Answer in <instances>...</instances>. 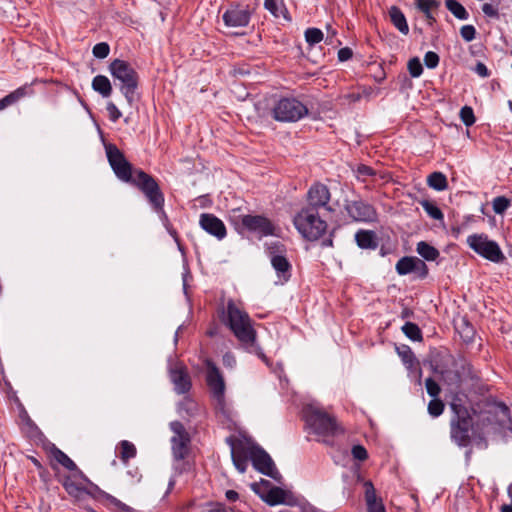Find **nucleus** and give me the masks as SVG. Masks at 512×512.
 Here are the masks:
<instances>
[{"label": "nucleus", "instance_id": "obj_1", "mask_svg": "<svg viewBox=\"0 0 512 512\" xmlns=\"http://www.w3.org/2000/svg\"><path fill=\"white\" fill-rule=\"evenodd\" d=\"M223 314V322L230 328L240 344L246 350L255 353L260 359L267 362L266 355L256 344L257 332L248 313L239 304L229 300Z\"/></svg>", "mask_w": 512, "mask_h": 512}, {"label": "nucleus", "instance_id": "obj_2", "mask_svg": "<svg viewBox=\"0 0 512 512\" xmlns=\"http://www.w3.org/2000/svg\"><path fill=\"white\" fill-rule=\"evenodd\" d=\"M297 231L309 241L318 240L327 230V223L312 207H303L293 218Z\"/></svg>", "mask_w": 512, "mask_h": 512}, {"label": "nucleus", "instance_id": "obj_3", "mask_svg": "<svg viewBox=\"0 0 512 512\" xmlns=\"http://www.w3.org/2000/svg\"><path fill=\"white\" fill-rule=\"evenodd\" d=\"M109 71L114 79L121 82L120 91L132 106L136 101V90L139 84V76L135 69L126 61L113 60L109 65Z\"/></svg>", "mask_w": 512, "mask_h": 512}, {"label": "nucleus", "instance_id": "obj_4", "mask_svg": "<svg viewBox=\"0 0 512 512\" xmlns=\"http://www.w3.org/2000/svg\"><path fill=\"white\" fill-rule=\"evenodd\" d=\"M170 429L173 433L170 441L173 458L176 462L175 468L180 472H183L189 468V464L184 462V460L190 452V434L179 421L171 422Z\"/></svg>", "mask_w": 512, "mask_h": 512}, {"label": "nucleus", "instance_id": "obj_5", "mask_svg": "<svg viewBox=\"0 0 512 512\" xmlns=\"http://www.w3.org/2000/svg\"><path fill=\"white\" fill-rule=\"evenodd\" d=\"M304 415L307 424L319 436H334L340 431L336 419L314 405L306 406Z\"/></svg>", "mask_w": 512, "mask_h": 512}, {"label": "nucleus", "instance_id": "obj_6", "mask_svg": "<svg viewBox=\"0 0 512 512\" xmlns=\"http://www.w3.org/2000/svg\"><path fill=\"white\" fill-rule=\"evenodd\" d=\"M131 184L136 186L146 196L156 212L165 214L163 211L164 195L158 183L151 175L142 170H135L134 180Z\"/></svg>", "mask_w": 512, "mask_h": 512}, {"label": "nucleus", "instance_id": "obj_7", "mask_svg": "<svg viewBox=\"0 0 512 512\" xmlns=\"http://www.w3.org/2000/svg\"><path fill=\"white\" fill-rule=\"evenodd\" d=\"M308 114V108L298 99H279L271 109V115L278 122H297Z\"/></svg>", "mask_w": 512, "mask_h": 512}, {"label": "nucleus", "instance_id": "obj_8", "mask_svg": "<svg viewBox=\"0 0 512 512\" xmlns=\"http://www.w3.org/2000/svg\"><path fill=\"white\" fill-rule=\"evenodd\" d=\"M467 245L475 253L493 263H502L506 257L496 241L490 240L484 233L467 237Z\"/></svg>", "mask_w": 512, "mask_h": 512}, {"label": "nucleus", "instance_id": "obj_9", "mask_svg": "<svg viewBox=\"0 0 512 512\" xmlns=\"http://www.w3.org/2000/svg\"><path fill=\"white\" fill-rule=\"evenodd\" d=\"M455 416L451 419V438L459 446L465 447L470 443L472 418L466 408L452 404Z\"/></svg>", "mask_w": 512, "mask_h": 512}, {"label": "nucleus", "instance_id": "obj_10", "mask_svg": "<svg viewBox=\"0 0 512 512\" xmlns=\"http://www.w3.org/2000/svg\"><path fill=\"white\" fill-rule=\"evenodd\" d=\"M236 210H233L229 219L236 227L240 225L253 233L262 236H269L274 234L275 227L273 223L262 215H238Z\"/></svg>", "mask_w": 512, "mask_h": 512}, {"label": "nucleus", "instance_id": "obj_11", "mask_svg": "<svg viewBox=\"0 0 512 512\" xmlns=\"http://www.w3.org/2000/svg\"><path fill=\"white\" fill-rule=\"evenodd\" d=\"M108 162L117 176L123 182L132 183L134 180L133 167L123 152L115 144H105Z\"/></svg>", "mask_w": 512, "mask_h": 512}, {"label": "nucleus", "instance_id": "obj_12", "mask_svg": "<svg viewBox=\"0 0 512 512\" xmlns=\"http://www.w3.org/2000/svg\"><path fill=\"white\" fill-rule=\"evenodd\" d=\"M249 459L252 461L253 467L257 471L281 483L282 475L276 469L269 454L261 447L256 445L249 446Z\"/></svg>", "mask_w": 512, "mask_h": 512}, {"label": "nucleus", "instance_id": "obj_13", "mask_svg": "<svg viewBox=\"0 0 512 512\" xmlns=\"http://www.w3.org/2000/svg\"><path fill=\"white\" fill-rule=\"evenodd\" d=\"M206 366H207V375H206L207 385L209 386V389H210L213 397L216 399L217 404L220 407H223L224 393H225V382H224L223 376L221 375L219 369L216 367V365L211 360L206 361Z\"/></svg>", "mask_w": 512, "mask_h": 512}, {"label": "nucleus", "instance_id": "obj_14", "mask_svg": "<svg viewBox=\"0 0 512 512\" xmlns=\"http://www.w3.org/2000/svg\"><path fill=\"white\" fill-rule=\"evenodd\" d=\"M330 198L331 194L328 187L322 183H315L307 192L308 203L306 207H312L317 211H319L320 208H323L331 212L333 209L329 206Z\"/></svg>", "mask_w": 512, "mask_h": 512}, {"label": "nucleus", "instance_id": "obj_15", "mask_svg": "<svg viewBox=\"0 0 512 512\" xmlns=\"http://www.w3.org/2000/svg\"><path fill=\"white\" fill-rule=\"evenodd\" d=\"M251 18V11L248 6H230L222 15L224 24L230 28L248 26Z\"/></svg>", "mask_w": 512, "mask_h": 512}, {"label": "nucleus", "instance_id": "obj_16", "mask_svg": "<svg viewBox=\"0 0 512 512\" xmlns=\"http://www.w3.org/2000/svg\"><path fill=\"white\" fill-rule=\"evenodd\" d=\"M345 210L354 221L370 222L376 218L374 207L362 200L348 201Z\"/></svg>", "mask_w": 512, "mask_h": 512}, {"label": "nucleus", "instance_id": "obj_17", "mask_svg": "<svg viewBox=\"0 0 512 512\" xmlns=\"http://www.w3.org/2000/svg\"><path fill=\"white\" fill-rule=\"evenodd\" d=\"M199 224L203 230L219 240L226 237L227 231L223 221L214 214H201Z\"/></svg>", "mask_w": 512, "mask_h": 512}, {"label": "nucleus", "instance_id": "obj_18", "mask_svg": "<svg viewBox=\"0 0 512 512\" xmlns=\"http://www.w3.org/2000/svg\"><path fill=\"white\" fill-rule=\"evenodd\" d=\"M170 379L174 384V389L178 394L187 393L191 388V380L186 368L176 364L170 369Z\"/></svg>", "mask_w": 512, "mask_h": 512}, {"label": "nucleus", "instance_id": "obj_19", "mask_svg": "<svg viewBox=\"0 0 512 512\" xmlns=\"http://www.w3.org/2000/svg\"><path fill=\"white\" fill-rule=\"evenodd\" d=\"M227 442L231 446V458L235 468L240 473H244L249 459V446H244L242 443L235 445L231 437L227 439Z\"/></svg>", "mask_w": 512, "mask_h": 512}, {"label": "nucleus", "instance_id": "obj_20", "mask_svg": "<svg viewBox=\"0 0 512 512\" xmlns=\"http://www.w3.org/2000/svg\"><path fill=\"white\" fill-rule=\"evenodd\" d=\"M272 267L277 272L281 283L287 282L291 277V264L283 255H273L271 257Z\"/></svg>", "mask_w": 512, "mask_h": 512}, {"label": "nucleus", "instance_id": "obj_21", "mask_svg": "<svg viewBox=\"0 0 512 512\" xmlns=\"http://www.w3.org/2000/svg\"><path fill=\"white\" fill-rule=\"evenodd\" d=\"M365 500L368 512H385V507L380 499H377L375 488L371 481L364 483Z\"/></svg>", "mask_w": 512, "mask_h": 512}, {"label": "nucleus", "instance_id": "obj_22", "mask_svg": "<svg viewBox=\"0 0 512 512\" xmlns=\"http://www.w3.org/2000/svg\"><path fill=\"white\" fill-rule=\"evenodd\" d=\"M355 240L362 249H376L378 247L376 233L371 230H359L355 234Z\"/></svg>", "mask_w": 512, "mask_h": 512}, {"label": "nucleus", "instance_id": "obj_23", "mask_svg": "<svg viewBox=\"0 0 512 512\" xmlns=\"http://www.w3.org/2000/svg\"><path fill=\"white\" fill-rule=\"evenodd\" d=\"M389 16L393 25L402 34L407 35L409 33V26L407 24L406 17L398 7L392 6L389 10Z\"/></svg>", "mask_w": 512, "mask_h": 512}, {"label": "nucleus", "instance_id": "obj_24", "mask_svg": "<svg viewBox=\"0 0 512 512\" xmlns=\"http://www.w3.org/2000/svg\"><path fill=\"white\" fill-rule=\"evenodd\" d=\"M92 88L104 98L109 97L112 93L110 80L104 75H97L93 78Z\"/></svg>", "mask_w": 512, "mask_h": 512}, {"label": "nucleus", "instance_id": "obj_25", "mask_svg": "<svg viewBox=\"0 0 512 512\" xmlns=\"http://www.w3.org/2000/svg\"><path fill=\"white\" fill-rule=\"evenodd\" d=\"M286 492L280 487H272L267 494L261 495V498L270 506L285 503Z\"/></svg>", "mask_w": 512, "mask_h": 512}, {"label": "nucleus", "instance_id": "obj_26", "mask_svg": "<svg viewBox=\"0 0 512 512\" xmlns=\"http://www.w3.org/2000/svg\"><path fill=\"white\" fill-rule=\"evenodd\" d=\"M27 95V87L22 86L16 89L15 91L9 93L4 98L0 99V111L4 110L8 106L13 105L17 101H19L21 98L25 97Z\"/></svg>", "mask_w": 512, "mask_h": 512}, {"label": "nucleus", "instance_id": "obj_27", "mask_svg": "<svg viewBox=\"0 0 512 512\" xmlns=\"http://www.w3.org/2000/svg\"><path fill=\"white\" fill-rule=\"evenodd\" d=\"M416 251L427 261H435L440 255L439 251L435 247L425 241H420L417 244Z\"/></svg>", "mask_w": 512, "mask_h": 512}, {"label": "nucleus", "instance_id": "obj_28", "mask_svg": "<svg viewBox=\"0 0 512 512\" xmlns=\"http://www.w3.org/2000/svg\"><path fill=\"white\" fill-rule=\"evenodd\" d=\"M427 184L436 191H444L448 187L446 176L442 172H433L427 178Z\"/></svg>", "mask_w": 512, "mask_h": 512}, {"label": "nucleus", "instance_id": "obj_29", "mask_svg": "<svg viewBox=\"0 0 512 512\" xmlns=\"http://www.w3.org/2000/svg\"><path fill=\"white\" fill-rule=\"evenodd\" d=\"M264 7L276 18L286 17V8L283 0H264Z\"/></svg>", "mask_w": 512, "mask_h": 512}, {"label": "nucleus", "instance_id": "obj_30", "mask_svg": "<svg viewBox=\"0 0 512 512\" xmlns=\"http://www.w3.org/2000/svg\"><path fill=\"white\" fill-rule=\"evenodd\" d=\"M446 8L457 18L460 20H467L469 14L465 7L458 2L457 0H446L445 1Z\"/></svg>", "mask_w": 512, "mask_h": 512}, {"label": "nucleus", "instance_id": "obj_31", "mask_svg": "<svg viewBox=\"0 0 512 512\" xmlns=\"http://www.w3.org/2000/svg\"><path fill=\"white\" fill-rule=\"evenodd\" d=\"M100 495L113 509L119 512H136L135 509H133L132 507L124 504L114 496L104 491H100Z\"/></svg>", "mask_w": 512, "mask_h": 512}, {"label": "nucleus", "instance_id": "obj_32", "mask_svg": "<svg viewBox=\"0 0 512 512\" xmlns=\"http://www.w3.org/2000/svg\"><path fill=\"white\" fill-rule=\"evenodd\" d=\"M119 450V457L124 463H127L129 459L134 458L137 453L135 445L127 440H122L119 443Z\"/></svg>", "mask_w": 512, "mask_h": 512}, {"label": "nucleus", "instance_id": "obj_33", "mask_svg": "<svg viewBox=\"0 0 512 512\" xmlns=\"http://www.w3.org/2000/svg\"><path fill=\"white\" fill-rule=\"evenodd\" d=\"M402 332L406 337L411 339L412 341H422L423 336L419 326L413 322H406L402 328Z\"/></svg>", "mask_w": 512, "mask_h": 512}, {"label": "nucleus", "instance_id": "obj_34", "mask_svg": "<svg viewBox=\"0 0 512 512\" xmlns=\"http://www.w3.org/2000/svg\"><path fill=\"white\" fill-rule=\"evenodd\" d=\"M52 455L58 463H60L69 471L77 470V465L74 463V461L70 459L69 456L60 449L54 448L52 451Z\"/></svg>", "mask_w": 512, "mask_h": 512}, {"label": "nucleus", "instance_id": "obj_35", "mask_svg": "<svg viewBox=\"0 0 512 512\" xmlns=\"http://www.w3.org/2000/svg\"><path fill=\"white\" fill-rule=\"evenodd\" d=\"M62 485L70 496L76 498L80 497L84 492V488L76 483L71 476L65 477Z\"/></svg>", "mask_w": 512, "mask_h": 512}, {"label": "nucleus", "instance_id": "obj_36", "mask_svg": "<svg viewBox=\"0 0 512 512\" xmlns=\"http://www.w3.org/2000/svg\"><path fill=\"white\" fill-rule=\"evenodd\" d=\"M180 412H184L187 416L192 417L199 411V405L193 399L186 397L179 404Z\"/></svg>", "mask_w": 512, "mask_h": 512}, {"label": "nucleus", "instance_id": "obj_37", "mask_svg": "<svg viewBox=\"0 0 512 512\" xmlns=\"http://www.w3.org/2000/svg\"><path fill=\"white\" fill-rule=\"evenodd\" d=\"M415 257H402L398 260L396 263V271L399 275H406L409 273H412L413 271V264H414Z\"/></svg>", "mask_w": 512, "mask_h": 512}, {"label": "nucleus", "instance_id": "obj_38", "mask_svg": "<svg viewBox=\"0 0 512 512\" xmlns=\"http://www.w3.org/2000/svg\"><path fill=\"white\" fill-rule=\"evenodd\" d=\"M421 206L432 219L443 220L444 215L442 211L434 203L424 200L421 202Z\"/></svg>", "mask_w": 512, "mask_h": 512}, {"label": "nucleus", "instance_id": "obj_39", "mask_svg": "<svg viewBox=\"0 0 512 512\" xmlns=\"http://www.w3.org/2000/svg\"><path fill=\"white\" fill-rule=\"evenodd\" d=\"M501 0H491L489 3H484L482 5V12L489 18L498 19L499 14V5Z\"/></svg>", "mask_w": 512, "mask_h": 512}, {"label": "nucleus", "instance_id": "obj_40", "mask_svg": "<svg viewBox=\"0 0 512 512\" xmlns=\"http://www.w3.org/2000/svg\"><path fill=\"white\" fill-rule=\"evenodd\" d=\"M510 199L505 196L495 197L492 201V208L496 214H503L510 206Z\"/></svg>", "mask_w": 512, "mask_h": 512}, {"label": "nucleus", "instance_id": "obj_41", "mask_svg": "<svg viewBox=\"0 0 512 512\" xmlns=\"http://www.w3.org/2000/svg\"><path fill=\"white\" fill-rule=\"evenodd\" d=\"M305 39L310 45L320 43L323 40V32L318 28H308L305 31Z\"/></svg>", "mask_w": 512, "mask_h": 512}, {"label": "nucleus", "instance_id": "obj_42", "mask_svg": "<svg viewBox=\"0 0 512 512\" xmlns=\"http://www.w3.org/2000/svg\"><path fill=\"white\" fill-rule=\"evenodd\" d=\"M459 116H460L461 121L467 127L472 126L476 121L473 109L470 106L462 107L460 110Z\"/></svg>", "mask_w": 512, "mask_h": 512}, {"label": "nucleus", "instance_id": "obj_43", "mask_svg": "<svg viewBox=\"0 0 512 512\" xmlns=\"http://www.w3.org/2000/svg\"><path fill=\"white\" fill-rule=\"evenodd\" d=\"M444 403L438 399V398H433L429 403H428V413L432 416V417H438L440 416L443 411H444Z\"/></svg>", "mask_w": 512, "mask_h": 512}, {"label": "nucleus", "instance_id": "obj_44", "mask_svg": "<svg viewBox=\"0 0 512 512\" xmlns=\"http://www.w3.org/2000/svg\"><path fill=\"white\" fill-rule=\"evenodd\" d=\"M412 273L423 279L428 275V267L423 260L415 257Z\"/></svg>", "mask_w": 512, "mask_h": 512}, {"label": "nucleus", "instance_id": "obj_45", "mask_svg": "<svg viewBox=\"0 0 512 512\" xmlns=\"http://www.w3.org/2000/svg\"><path fill=\"white\" fill-rule=\"evenodd\" d=\"M408 71L410 75L414 78L419 77L423 72V67L418 58H412L408 62Z\"/></svg>", "mask_w": 512, "mask_h": 512}, {"label": "nucleus", "instance_id": "obj_46", "mask_svg": "<svg viewBox=\"0 0 512 512\" xmlns=\"http://www.w3.org/2000/svg\"><path fill=\"white\" fill-rule=\"evenodd\" d=\"M92 52L96 58L104 59L109 55L110 47L106 42H100L93 47Z\"/></svg>", "mask_w": 512, "mask_h": 512}, {"label": "nucleus", "instance_id": "obj_47", "mask_svg": "<svg viewBox=\"0 0 512 512\" xmlns=\"http://www.w3.org/2000/svg\"><path fill=\"white\" fill-rule=\"evenodd\" d=\"M425 387L427 393L433 398H437L441 392L439 384L432 378H427L425 380Z\"/></svg>", "mask_w": 512, "mask_h": 512}, {"label": "nucleus", "instance_id": "obj_48", "mask_svg": "<svg viewBox=\"0 0 512 512\" xmlns=\"http://www.w3.org/2000/svg\"><path fill=\"white\" fill-rule=\"evenodd\" d=\"M460 35L466 42H471L475 39L476 29L473 25H464L460 29Z\"/></svg>", "mask_w": 512, "mask_h": 512}, {"label": "nucleus", "instance_id": "obj_49", "mask_svg": "<svg viewBox=\"0 0 512 512\" xmlns=\"http://www.w3.org/2000/svg\"><path fill=\"white\" fill-rule=\"evenodd\" d=\"M424 64L427 68L434 69L439 64V56L433 51H428L424 56Z\"/></svg>", "mask_w": 512, "mask_h": 512}, {"label": "nucleus", "instance_id": "obj_50", "mask_svg": "<svg viewBox=\"0 0 512 512\" xmlns=\"http://www.w3.org/2000/svg\"><path fill=\"white\" fill-rule=\"evenodd\" d=\"M439 2L437 0H417V8L423 12L428 13L432 8L438 7Z\"/></svg>", "mask_w": 512, "mask_h": 512}, {"label": "nucleus", "instance_id": "obj_51", "mask_svg": "<svg viewBox=\"0 0 512 512\" xmlns=\"http://www.w3.org/2000/svg\"><path fill=\"white\" fill-rule=\"evenodd\" d=\"M351 453L353 457L359 461H364L368 458L367 450L362 445H354L352 447Z\"/></svg>", "mask_w": 512, "mask_h": 512}, {"label": "nucleus", "instance_id": "obj_52", "mask_svg": "<svg viewBox=\"0 0 512 512\" xmlns=\"http://www.w3.org/2000/svg\"><path fill=\"white\" fill-rule=\"evenodd\" d=\"M106 109L112 122H116L121 118L122 113L113 102H108Z\"/></svg>", "mask_w": 512, "mask_h": 512}, {"label": "nucleus", "instance_id": "obj_53", "mask_svg": "<svg viewBox=\"0 0 512 512\" xmlns=\"http://www.w3.org/2000/svg\"><path fill=\"white\" fill-rule=\"evenodd\" d=\"M397 352L399 356L405 363H411L413 360V352L410 347L407 345H403L401 347H397Z\"/></svg>", "mask_w": 512, "mask_h": 512}, {"label": "nucleus", "instance_id": "obj_54", "mask_svg": "<svg viewBox=\"0 0 512 512\" xmlns=\"http://www.w3.org/2000/svg\"><path fill=\"white\" fill-rule=\"evenodd\" d=\"M352 56H353V52H352V50L349 47L341 48L338 51V59L341 62H344V61H347V60L351 59Z\"/></svg>", "mask_w": 512, "mask_h": 512}, {"label": "nucleus", "instance_id": "obj_55", "mask_svg": "<svg viewBox=\"0 0 512 512\" xmlns=\"http://www.w3.org/2000/svg\"><path fill=\"white\" fill-rule=\"evenodd\" d=\"M474 71L481 77H488L489 76V70L486 67V65L482 62H478L475 66Z\"/></svg>", "mask_w": 512, "mask_h": 512}, {"label": "nucleus", "instance_id": "obj_56", "mask_svg": "<svg viewBox=\"0 0 512 512\" xmlns=\"http://www.w3.org/2000/svg\"><path fill=\"white\" fill-rule=\"evenodd\" d=\"M236 363V359L234 357L233 354L231 353H226L224 356H223V364L225 366H228V367H233Z\"/></svg>", "mask_w": 512, "mask_h": 512}, {"label": "nucleus", "instance_id": "obj_57", "mask_svg": "<svg viewBox=\"0 0 512 512\" xmlns=\"http://www.w3.org/2000/svg\"><path fill=\"white\" fill-rule=\"evenodd\" d=\"M225 496H226L227 500L231 501V502L236 501L239 497L238 493L234 490H227L225 493Z\"/></svg>", "mask_w": 512, "mask_h": 512}, {"label": "nucleus", "instance_id": "obj_58", "mask_svg": "<svg viewBox=\"0 0 512 512\" xmlns=\"http://www.w3.org/2000/svg\"><path fill=\"white\" fill-rule=\"evenodd\" d=\"M75 474H74V477L75 478H79V479H82L86 482H89L88 478L86 477V475L77 467V470H72Z\"/></svg>", "mask_w": 512, "mask_h": 512}, {"label": "nucleus", "instance_id": "obj_59", "mask_svg": "<svg viewBox=\"0 0 512 512\" xmlns=\"http://www.w3.org/2000/svg\"><path fill=\"white\" fill-rule=\"evenodd\" d=\"M359 172L366 175H372L373 170L368 166H361L359 167Z\"/></svg>", "mask_w": 512, "mask_h": 512}, {"label": "nucleus", "instance_id": "obj_60", "mask_svg": "<svg viewBox=\"0 0 512 512\" xmlns=\"http://www.w3.org/2000/svg\"><path fill=\"white\" fill-rule=\"evenodd\" d=\"M331 236H332V234H330V238L322 241V243H321L322 247H332L333 246V240H332Z\"/></svg>", "mask_w": 512, "mask_h": 512}, {"label": "nucleus", "instance_id": "obj_61", "mask_svg": "<svg viewBox=\"0 0 512 512\" xmlns=\"http://www.w3.org/2000/svg\"><path fill=\"white\" fill-rule=\"evenodd\" d=\"M427 20L429 21L430 24H432L433 22H435V18L434 16L432 15L431 11H428V13H424Z\"/></svg>", "mask_w": 512, "mask_h": 512}, {"label": "nucleus", "instance_id": "obj_62", "mask_svg": "<svg viewBox=\"0 0 512 512\" xmlns=\"http://www.w3.org/2000/svg\"><path fill=\"white\" fill-rule=\"evenodd\" d=\"M303 512H318V510L316 508H314L313 506H304Z\"/></svg>", "mask_w": 512, "mask_h": 512}, {"label": "nucleus", "instance_id": "obj_63", "mask_svg": "<svg viewBox=\"0 0 512 512\" xmlns=\"http://www.w3.org/2000/svg\"><path fill=\"white\" fill-rule=\"evenodd\" d=\"M412 315V311L409 309H404L402 311V318H408Z\"/></svg>", "mask_w": 512, "mask_h": 512}, {"label": "nucleus", "instance_id": "obj_64", "mask_svg": "<svg viewBox=\"0 0 512 512\" xmlns=\"http://www.w3.org/2000/svg\"><path fill=\"white\" fill-rule=\"evenodd\" d=\"M501 512H512V505H503L501 507Z\"/></svg>", "mask_w": 512, "mask_h": 512}]
</instances>
